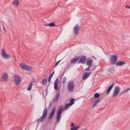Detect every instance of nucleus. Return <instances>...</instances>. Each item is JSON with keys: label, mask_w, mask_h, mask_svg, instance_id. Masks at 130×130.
<instances>
[{"label": "nucleus", "mask_w": 130, "mask_h": 130, "mask_svg": "<svg viewBox=\"0 0 130 130\" xmlns=\"http://www.w3.org/2000/svg\"><path fill=\"white\" fill-rule=\"evenodd\" d=\"M75 100L74 99H72L70 101V103H69L70 104V105L71 106L72 105L74 104V101Z\"/></svg>", "instance_id": "393cba45"}, {"label": "nucleus", "mask_w": 130, "mask_h": 130, "mask_svg": "<svg viewBox=\"0 0 130 130\" xmlns=\"http://www.w3.org/2000/svg\"><path fill=\"white\" fill-rule=\"evenodd\" d=\"M63 110V107H59L57 114V122H59L61 118V115L62 111Z\"/></svg>", "instance_id": "20e7f679"}, {"label": "nucleus", "mask_w": 130, "mask_h": 130, "mask_svg": "<svg viewBox=\"0 0 130 130\" xmlns=\"http://www.w3.org/2000/svg\"><path fill=\"white\" fill-rule=\"evenodd\" d=\"M8 78V75L6 72L4 73L1 78V80L2 82H5L7 80Z\"/></svg>", "instance_id": "6e6552de"}, {"label": "nucleus", "mask_w": 130, "mask_h": 130, "mask_svg": "<svg viewBox=\"0 0 130 130\" xmlns=\"http://www.w3.org/2000/svg\"><path fill=\"white\" fill-rule=\"evenodd\" d=\"M100 96V95L99 93H96L94 94V97L95 98H98Z\"/></svg>", "instance_id": "bb28decb"}, {"label": "nucleus", "mask_w": 130, "mask_h": 130, "mask_svg": "<svg viewBox=\"0 0 130 130\" xmlns=\"http://www.w3.org/2000/svg\"><path fill=\"white\" fill-rule=\"evenodd\" d=\"M91 73L85 72L83 75V79L84 80L86 79L90 75Z\"/></svg>", "instance_id": "2eb2a0df"}, {"label": "nucleus", "mask_w": 130, "mask_h": 130, "mask_svg": "<svg viewBox=\"0 0 130 130\" xmlns=\"http://www.w3.org/2000/svg\"><path fill=\"white\" fill-rule=\"evenodd\" d=\"M120 89V87L119 86H117L115 88L112 95L113 97H115L119 93Z\"/></svg>", "instance_id": "0eeeda50"}, {"label": "nucleus", "mask_w": 130, "mask_h": 130, "mask_svg": "<svg viewBox=\"0 0 130 130\" xmlns=\"http://www.w3.org/2000/svg\"><path fill=\"white\" fill-rule=\"evenodd\" d=\"M109 71L110 72H113L115 71L114 67H111L109 69Z\"/></svg>", "instance_id": "5701e85b"}, {"label": "nucleus", "mask_w": 130, "mask_h": 130, "mask_svg": "<svg viewBox=\"0 0 130 130\" xmlns=\"http://www.w3.org/2000/svg\"><path fill=\"white\" fill-rule=\"evenodd\" d=\"M67 87L69 91L71 92L73 91L75 87L74 82L72 80L68 81L67 83Z\"/></svg>", "instance_id": "7ed1b4c3"}, {"label": "nucleus", "mask_w": 130, "mask_h": 130, "mask_svg": "<svg viewBox=\"0 0 130 130\" xmlns=\"http://www.w3.org/2000/svg\"><path fill=\"white\" fill-rule=\"evenodd\" d=\"M56 111L55 107H54L52 109V111L50 114L49 118L50 119H52L54 117V113Z\"/></svg>", "instance_id": "ddd939ff"}, {"label": "nucleus", "mask_w": 130, "mask_h": 130, "mask_svg": "<svg viewBox=\"0 0 130 130\" xmlns=\"http://www.w3.org/2000/svg\"><path fill=\"white\" fill-rule=\"evenodd\" d=\"M70 126L71 127V130H77L80 127L78 126H75V124L73 122L71 123Z\"/></svg>", "instance_id": "9b49d317"}, {"label": "nucleus", "mask_w": 130, "mask_h": 130, "mask_svg": "<svg viewBox=\"0 0 130 130\" xmlns=\"http://www.w3.org/2000/svg\"><path fill=\"white\" fill-rule=\"evenodd\" d=\"M60 61L61 60L59 61L56 63L55 66V67H56L58 65V63H60Z\"/></svg>", "instance_id": "2f4dec72"}, {"label": "nucleus", "mask_w": 130, "mask_h": 130, "mask_svg": "<svg viewBox=\"0 0 130 130\" xmlns=\"http://www.w3.org/2000/svg\"><path fill=\"white\" fill-rule=\"evenodd\" d=\"M1 54L2 57L4 59H9L11 58V56L8 54L4 48L2 49Z\"/></svg>", "instance_id": "f03ea898"}, {"label": "nucleus", "mask_w": 130, "mask_h": 130, "mask_svg": "<svg viewBox=\"0 0 130 130\" xmlns=\"http://www.w3.org/2000/svg\"><path fill=\"white\" fill-rule=\"evenodd\" d=\"M51 105V103L50 104V106Z\"/></svg>", "instance_id": "37998d69"}, {"label": "nucleus", "mask_w": 130, "mask_h": 130, "mask_svg": "<svg viewBox=\"0 0 130 130\" xmlns=\"http://www.w3.org/2000/svg\"><path fill=\"white\" fill-rule=\"evenodd\" d=\"M70 105V104L69 103H68V104H66L65 107V109H67L69 107L71 106V105Z\"/></svg>", "instance_id": "cd10ccee"}, {"label": "nucleus", "mask_w": 130, "mask_h": 130, "mask_svg": "<svg viewBox=\"0 0 130 130\" xmlns=\"http://www.w3.org/2000/svg\"><path fill=\"white\" fill-rule=\"evenodd\" d=\"M60 93H59L57 94V96L56 97L57 100H58V99L59 98V96H60Z\"/></svg>", "instance_id": "7c9ffc66"}, {"label": "nucleus", "mask_w": 130, "mask_h": 130, "mask_svg": "<svg viewBox=\"0 0 130 130\" xmlns=\"http://www.w3.org/2000/svg\"><path fill=\"white\" fill-rule=\"evenodd\" d=\"M20 66L21 69L24 70L31 71L32 69V68L31 67L29 66L24 63L20 64Z\"/></svg>", "instance_id": "39448f33"}, {"label": "nucleus", "mask_w": 130, "mask_h": 130, "mask_svg": "<svg viewBox=\"0 0 130 130\" xmlns=\"http://www.w3.org/2000/svg\"><path fill=\"white\" fill-rule=\"evenodd\" d=\"M58 79H57L54 83V87L55 89L56 90H58Z\"/></svg>", "instance_id": "6ab92c4d"}, {"label": "nucleus", "mask_w": 130, "mask_h": 130, "mask_svg": "<svg viewBox=\"0 0 130 130\" xmlns=\"http://www.w3.org/2000/svg\"><path fill=\"white\" fill-rule=\"evenodd\" d=\"M93 58H94L95 59V57H94V56H93Z\"/></svg>", "instance_id": "79ce46f5"}, {"label": "nucleus", "mask_w": 130, "mask_h": 130, "mask_svg": "<svg viewBox=\"0 0 130 130\" xmlns=\"http://www.w3.org/2000/svg\"><path fill=\"white\" fill-rule=\"evenodd\" d=\"M125 63V62H124L120 61L117 62L116 65L117 66H121L124 65Z\"/></svg>", "instance_id": "aec40b11"}, {"label": "nucleus", "mask_w": 130, "mask_h": 130, "mask_svg": "<svg viewBox=\"0 0 130 130\" xmlns=\"http://www.w3.org/2000/svg\"><path fill=\"white\" fill-rule=\"evenodd\" d=\"M31 81L33 82H35V79L34 78H33L31 80Z\"/></svg>", "instance_id": "72a5a7b5"}, {"label": "nucleus", "mask_w": 130, "mask_h": 130, "mask_svg": "<svg viewBox=\"0 0 130 130\" xmlns=\"http://www.w3.org/2000/svg\"><path fill=\"white\" fill-rule=\"evenodd\" d=\"M51 78L49 77V78H48V82H50L51 81Z\"/></svg>", "instance_id": "e433bc0d"}, {"label": "nucleus", "mask_w": 130, "mask_h": 130, "mask_svg": "<svg viewBox=\"0 0 130 130\" xmlns=\"http://www.w3.org/2000/svg\"><path fill=\"white\" fill-rule=\"evenodd\" d=\"M91 67H90V66H89V67L88 68H87L85 69L87 71V70H89L90 69V68Z\"/></svg>", "instance_id": "c9c22d12"}, {"label": "nucleus", "mask_w": 130, "mask_h": 130, "mask_svg": "<svg viewBox=\"0 0 130 130\" xmlns=\"http://www.w3.org/2000/svg\"><path fill=\"white\" fill-rule=\"evenodd\" d=\"M55 23L54 22L49 23L48 25H45V26H49L50 27H54L55 26Z\"/></svg>", "instance_id": "4be33fe9"}, {"label": "nucleus", "mask_w": 130, "mask_h": 130, "mask_svg": "<svg viewBox=\"0 0 130 130\" xmlns=\"http://www.w3.org/2000/svg\"><path fill=\"white\" fill-rule=\"evenodd\" d=\"M53 75V74H52L51 73L49 77L52 78Z\"/></svg>", "instance_id": "473e14b6"}, {"label": "nucleus", "mask_w": 130, "mask_h": 130, "mask_svg": "<svg viewBox=\"0 0 130 130\" xmlns=\"http://www.w3.org/2000/svg\"><path fill=\"white\" fill-rule=\"evenodd\" d=\"M118 56L115 55H112L111 56V62L112 64H115L117 61Z\"/></svg>", "instance_id": "1a4fd4ad"}, {"label": "nucleus", "mask_w": 130, "mask_h": 130, "mask_svg": "<svg viewBox=\"0 0 130 130\" xmlns=\"http://www.w3.org/2000/svg\"><path fill=\"white\" fill-rule=\"evenodd\" d=\"M48 110L46 108L44 109L42 115L37 120L38 122H43L46 120Z\"/></svg>", "instance_id": "f257e3e1"}, {"label": "nucleus", "mask_w": 130, "mask_h": 130, "mask_svg": "<svg viewBox=\"0 0 130 130\" xmlns=\"http://www.w3.org/2000/svg\"><path fill=\"white\" fill-rule=\"evenodd\" d=\"M100 100L99 99L97 100L96 102L92 106V108H94L95 106L100 102Z\"/></svg>", "instance_id": "a878e982"}, {"label": "nucleus", "mask_w": 130, "mask_h": 130, "mask_svg": "<svg viewBox=\"0 0 130 130\" xmlns=\"http://www.w3.org/2000/svg\"><path fill=\"white\" fill-rule=\"evenodd\" d=\"M80 28L79 25H76L73 29L74 33L76 35H78L79 34V30Z\"/></svg>", "instance_id": "9d476101"}, {"label": "nucleus", "mask_w": 130, "mask_h": 130, "mask_svg": "<svg viewBox=\"0 0 130 130\" xmlns=\"http://www.w3.org/2000/svg\"><path fill=\"white\" fill-rule=\"evenodd\" d=\"M123 93H124V92H123V91L122 92L120 93V95H121Z\"/></svg>", "instance_id": "4c0bfd02"}, {"label": "nucleus", "mask_w": 130, "mask_h": 130, "mask_svg": "<svg viewBox=\"0 0 130 130\" xmlns=\"http://www.w3.org/2000/svg\"><path fill=\"white\" fill-rule=\"evenodd\" d=\"M79 58V57H75L74 58L71 60V62L72 63H74L76 62Z\"/></svg>", "instance_id": "dca6fc26"}, {"label": "nucleus", "mask_w": 130, "mask_h": 130, "mask_svg": "<svg viewBox=\"0 0 130 130\" xmlns=\"http://www.w3.org/2000/svg\"><path fill=\"white\" fill-rule=\"evenodd\" d=\"M127 7L128 8H130V7H129V6H127Z\"/></svg>", "instance_id": "58836bf2"}, {"label": "nucleus", "mask_w": 130, "mask_h": 130, "mask_svg": "<svg viewBox=\"0 0 130 130\" xmlns=\"http://www.w3.org/2000/svg\"><path fill=\"white\" fill-rule=\"evenodd\" d=\"M130 90V88H128L127 89H125V90H123V92H124V93H126L127 92H128V91Z\"/></svg>", "instance_id": "c85d7f7f"}, {"label": "nucleus", "mask_w": 130, "mask_h": 130, "mask_svg": "<svg viewBox=\"0 0 130 130\" xmlns=\"http://www.w3.org/2000/svg\"><path fill=\"white\" fill-rule=\"evenodd\" d=\"M19 1L18 0H15L12 3V4L14 5L15 6L17 7L19 5Z\"/></svg>", "instance_id": "a211bd4d"}, {"label": "nucleus", "mask_w": 130, "mask_h": 130, "mask_svg": "<svg viewBox=\"0 0 130 130\" xmlns=\"http://www.w3.org/2000/svg\"><path fill=\"white\" fill-rule=\"evenodd\" d=\"M3 29L4 32H6L5 28L4 26H3Z\"/></svg>", "instance_id": "f704fd0d"}, {"label": "nucleus", "mask_w": 130, "mask_h": 130, "mask_svg": "<svg viewBox=\"0 0 130 130\" xmlns=\"http://www.w3.org/2000/svg\"><path fill=\"white\" fill-rule=\"evenodd\" d=\"M14 81L15 84L18 85L21 83V79L19 76L17 74H15L14 76Z\"/></svg>", "instance_id": "423d86ee"}, {"label": "nucleus", "mask_w": 130, "mask_h": 130, "mask_svg": "<svg viewBox=\"0 0 130 130\" xmlns=\"http://www.w3.org/2000/svg\"><path fill=\"white\" fill-rule=\"evenodd\" d=\"M82 130H86V129H83Z\"/></svg>", "instance_id": "a19ab883"}, {"label": "nucleus", "mask_w": 130, "mask_h": 130, "mask_svg": "<svg viewBox=\"0 0 130 130\" xmlns=\"http://www.w3.org/2000/svg\"><path fill=\"white\" fill-rule=\"evenodd\" d=\"M67 80V78L66 77H64L63 78L62 82L63 84H64L66 82Z\"/></svg>", "instance_id": "c756f323"}, {"label": "nucleus", "mask_w": 130, "mask_h": 130, "mask_svg": "<svg viewBox=\"0 0 130 130\" xmlns=\"http://www.w3.org/2000/svg\"><path fill=\"white\" fill-rule=\"evenodd\" d=\"M93 60L91 58L88 59L86 61V63L87 65L90 67H91L92 66Z\"/></svg>", "instance_id": "f8f14e48"}, {"label": "nucleus", "mask_w": 130, "mask_h": 130, "mask_svg": "<svg viewBox=\"0 0 130 130\" xmlns=\"http://www.w3.org/2000/svg\"><path fill=\"white\" fill-rule=\"evenodd\" d=\"M33 84L32 82L30 83L29 84L27 90L28 91H30L31 90V87L32 86Z\"/></svg>", "instance_id": "412c9836"}, {"label": "nucleus", "mask_w": 130, "mask_h": 130, "mask_svg": "<svg viewBox=\"0 0 130 130\" xmlns=\"http://www.w3.org/2000/svg\"><path fill=\"white\" fill-rule=\"evenodd\" d=\"M47 82V79H44L42 80V84L43 85H46Z\"/></svg>", "instance_id": "b1692460"}, {"label": "nucleus", "mask_w": 130, "mask_h": 130, "mask_svg": "<svg viewBox=\"0 0 130 130\" xmlns=\"http://www.w3.org/2000/svg\"><path fill=\"white\" fill-rule=\"evenodd\" d=\"M86 59V57L85 56H83L80 58L78 63H81L83 64L85 63Z\"/></svg>", "instance_id": "4468645a"}, {"label": "nucleus", "mask_w": 130, "mask_h": 130, "mask_svg": "<svg viewBox=\"0 0 130 130\" xmlns=\"http://www.w3.org/2000/svg\"><path fill=\"white\" fill-rule=\"evenodd\" d=\"M114 86V84H112L107 88V94H108L110 92V91L112 89Z\"/></svg>", "instance_id": "f3484780"}, {"label": "nucleus", "mask_w": 130, "mask_h": 130, "mask_svg": "<svg viewBox=\"0 0 130 130\" xmlns=\"http://www.w3.org/2000/svg\"><path fill=\"white\" fill-rule=\"evenodd\" d=\"M54 71L51 74H53H53H54Z\"/></svg>", "instance_id": "ea45409f"}]
</instances>
